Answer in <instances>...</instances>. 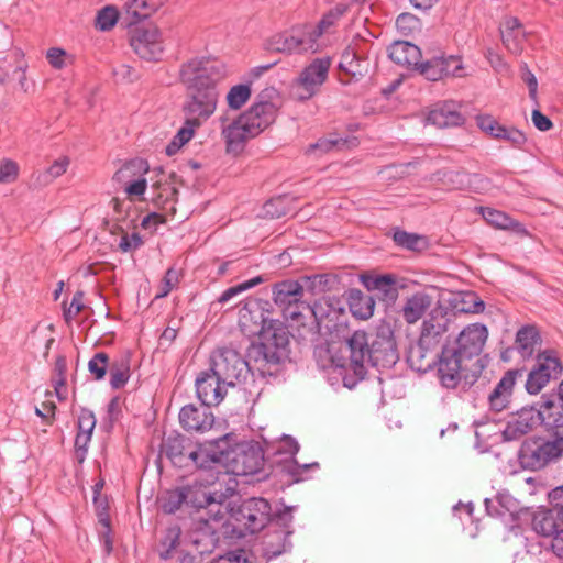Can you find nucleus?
I'll use <instances>...</instances> for the list:
<instances>
[{"label":"nucleus","mask_w":563,"mask_h":563,"mask_svg":"<svg viewBox=\"0 0 563 563\" xmlns=\"http://www.w3.org/2000/svg\"><path fill=\"white\" fill-rule=\"evenodd\" d=\"M228 435L198 445L188 452V466L190 464L199 468H210L216 463H224L225 440Z\"/></svg>","instance_id":"17"},{"label":"nucleus","mask_w":563,"mask_h":563,"mask_svg":"<svg viewBox=\"0 0 563 563\" xmlns=\"http://www.w3.org/2000/svg\"><path fill=\"white\" fill-rule=\"evenodd\" d=\"M331 63V57L324 56L307 65L294 81V98L298 101H307L314 97L328 79Z\"/></svg>","instance_id":"5"},{"label":"nucleus","mask_w":563,"mask_h":563,"mask_svg":"<svg viewBox=\"0 0 563 563\" xmlns=\"http://www.w3.org/2000/svg\"><path fill=\"white\" fill-rule=\"evenodd\" d=\"M428 121L439 128H449L464 124L465 119L454 103L445 102L429 112Z\"/></svg>","instance_id":"30"},{"label":"nucleus","mask_w":563,"mask_h":563,"mask_svg":"<svg viewBox=\"0 0 563 563\" xmlns=\"http://www.w3.org/2000/svg\"><path fill=\"white\" fill-rule=\"evenodd\" d=\"M257 335L261 342L254 352L262 356V362L278 365L288 357L289 331L283 322L269 320Z\"/></svg>","instance_id":"3"},{"label":"nucleus","mask_w":563,"mask_h":563,"mask_svg":"<svg viewBox=\"0 0 563 563\" xmlns=\"http://www.w3.org/2000/svg\"><path fill=\"white\" fill-rule=\"evenodd\" d=\"M269 319L265 316L260 301L249 299L239 312V324L247 335H257L267 324Z\"/></svg>","instance_id":"20"},{"label":"nucleus","mask_w":563,"mask_h":563,"mask_svg":"<svg viewBox=\"0 0 563 563\" xmlns=\"http://www.w3.org/2000/svg\"><path fill=\"white\" fill-rule=\"evenodd\" d=\"M487 338L488 330L484 324H468L456 338V347L452 351L464 360H471L482 353Z\"/></svg>","instance_id":"14"},{"label":"nucleus","mask_w":563,"mask_h":563,"mask_svg":"<svg viewBox=\"0 0 563 563\" xmlns=\"http://www.w3.org/2000/svg\"><path fill=\"white\" fill-rule=\"evenodd\" d=\"M271 505L264 498H249L231 509L240 536L261 531L271 519Z\"/></svg>","instance_id":"4"},{"label":"nucleus","mask_w":563,"mask_h":563,"mask_svg":"<svg viewBox=\"0 0 563 563\" xmlns=\"http://www.w3.org/2000/svg\"><path fill=\"white\" fill-rule=\"evenodd\" d=\"M443 62V77H461L463 70L462 58L457 55H441L439 56Z\"/></svg>","instance_id":"56"},{"label":"nucleus","mask_w":563,"mask_h":563,"mask_svg":"<svg viewBox=\"0 0 563 563\" xmlns=\"http://www.w3.org/2000/svg\"><path fill=\"white\" fill-rule=\"evenodd\" d=\"M303 284L295 280H285L277 284L274 288V299L276 302H291L297 301L298 297L303 294Z\"/></svg>","instance_id":"37"},{"label":"nucleus","mask_w":563,"mask_h":563,"mask_svg":"<svg viewBox=\"0 0 563 563\" xmlns=\"http://www.w3.org/2000/svg\"><path fill=\"white\" fill-rule=\"evenodd\" d=\"M350 310L358 319L366 320L374 313L375 301L361 290L353 289L349 296Z\"/></svg>","instance_id":"35"},{"label":"nucleus","mask_w":563,"mask_h":563,"mask_svg":"<svg viewBox=\"0 0 563 563\" xmlns=\"http://www.w3.org/2000/svg\"><path fill=\"white\" fill-rule=\"evenodd\" d=\"M20 167L11 158L0 161V184H11L18 179Z\"/></svg>","instance_id":"55"},{"label":"nucleus","mask_w":563,"mask_h":563,"mask_svg":"<svg viewBox=\"0 0 563 563\" xmlns=\"http://www.w3.org/2000/svg\"><path fill=\"white\" fill-rule=\"evenodd\" d=\"M540 345L541 336L534 325H523L517 331L515 349L522 358H530Z\"/></svg>","instance_id":"29"},{"label":"nucleus","mask_w":563,"mask_h":563,"mask_svg":"<svg viewBox=\"0 0 563 563\" xmlns=\"http://www.w3.org/2000/svg\"><path fill=\"white\" fill-rule=\"evenodd\" d=\"M143 244V240L139 233H124L119 241V250L123 253L137 250Z\"/></svg>","instance_id":"63"},{"label":"nucleus","mask_w":563,"mask_h":563,"mask_svg":"<svg viewBox=\"0 0 563 563\" xmlns=\"http://www.w3.org/2000/svg\"><path fill=\"white\" fill-rule=\"evenodd\" d=\"M262 282H263V278L261 276H256L246 282H243L241 284L232 286V287L225 289L221 294V296L219 297V302L225 303V302L230 301L233 297L242 294L243 291H246V290L260 285Z\"/></svg>","instance_id":"49"},{"label":"nucleus","mask_w":563,"mask_h":563,"mask_svg":"<svg viewBox=\"0 0 563 563\" xmlns=\"http://www.w3.org/2000/svg\"><path fill=\"white\" fill-rule=\"evenodd\" d=\"M431 306V297L424 292H416L402 307V317L408 323H416Z\"/></svg>","instance_id":"32"},{"label":"nucleus","mask_w":563,"mask_h":563,"mask_svg":"<svg viewBox=\"0 0 563 563\" xmlns=\"http://www.w3.org/2000/svg\"><path fill=\"white\" fill-rule=\"evenodd\" d=\"M464 358L452 349L444 347L437 361V376L444 388H456L464 377Z\"/></svg>","instance_id":"15"},{"label":"nucleus","mask_w":563,"mask_h":563,"mask_svg":"<svg viewBox=\"0 0 563 563\" xmlns=\"http://www.w3.org/2000/svg\"><path fill=\"white\" fill-rule=\"evenodd\" d=\"M562 455L563 429L554 431L551 440L538 438L526 441L521 446L519 457L525 467L537 471Z\"/></svg>","instance_id":"2"},{"label":"nucleus","mask_w":563,"mask_h":563,"mask_svg":"<svg viewBox=\"0 0 563 563\" xmlns=\"http://www.w3.org/2000/svg\"><path fill=\"white\" fill-rule=\"evenodd\" d=\"M444 176L451 187L459 190L470 187L473 183V178L478 177L477 174L471 175L464 170H451Z\"/></svg>","instance_id":"53"},{"label":"nucleus","mask_w":563,"mask_h":563,"mask_svg":"<svg viewBox=\"0 0 563 563\" xmlns=\"http://www.w3.org/2000/svg\"><path fill=\"white\" fill-rule=\"evenodd\" d=\"M130 45L140 58L147 62H158L164 53L162 32L156 26L135 29Z\"/></svg>","instance_id":"11"},{"label":"nucleus","mask_w":563,"mask_h":563,"mask_svg":"<svg viewBox=\"0 0 563 563\" xmlns=\"http://www.w3.org/2000/svg\"><path fill=\"white\" fill-rule=\"evenodd\" d=\"M114 77L124 82H134L140 78L137 71L130 65L119 64L112 70Z\"/></svg>","instance_id":"64"},{"label":"nucleus","mask_w":563,"mask_h":563,"mask_svg":"<svg viewBox=\"0 0 563 563\" xmlns=\"http://www.w3.org/2000/svg\"><path fill=\"white\" fill-rule=\"evenodd\" d=\"M437 350L438 349L434 346H429L418 341L415 345L410 346L407 354V362L413 371L427 373L437 364L440 355Z\"/></svg>","instance_id":"24"},{"label":"nucleus","mask_w":563,"mask_h":563,"mask_svg":"<svg viewBox=\"0 0 563 563\" xmlns=\"http://www.w3.org/2000/svg\"><path fill=\"white\" fill-rule=\"evenodd\" d=\"M485 308L484 302L473 292L465 294L462 299V306L457 309L466 313H478Z\"/></svg>","instance_id":"62"},{"label":"nucleus","mask_w":563,"mask_h":563,"mask_svg":"<svg viewBox=\"0 0 563 563\" xmlns=\"http://www.w3.org/2000/svg\"><path fill=\"white\" fill-rule=\"evenodd\" d=\"M501 41L511 54L519 55L523 48L525 32L501 31Z\"/></svg>","instance_id":"52"},{"label":"nucleus","mask_w":563,"mask_h":563,"mask_svg":"<svg viewBox=\"0 0 563 563\" xmlns=\"http://www.w3.org/2000/svg\"><path fill=\"white\" fill-rule=\"evenodd\" d=\"M179 422L187 431L206 432L214 422V417L209 408L186 405L180 409Z\"/></svg>","instance_id":"21"},{"label":"nucleus","mask_w":563,"mask_h":563,"mask_svg":"<svg viewBox=\"0 0 563 563\" xmlns=\"http://www.w3.org/2000/svg\"><path fill=\"white\" fill-rule=\"evenodd\" d=\"M84 307V292L77 291L73 296L69 305L63 302V316L65 322L67 324H70L76 319V317L82 311Z\"/></svg>","instance_id":"50"},{"label":"nucleus","mask_w":563,"mask_h":563,"mask_svg":"<svg viewBox=\"0 0 563 563\" xmlns=\"http://www.w3.org/2000/svg\"><path fill=\"white\" fill-rule=\"evenodd\" d=\"M181 530L178 526L174 525L168 527L158 544V554L163 560H167L172 556L173 551L179 544Z\"/></svg>","instance_id":"42"},{"label":"nucleus","mask_w":563,"mask_h":563,"mask_svg":"<svg viewBox=\"0 0 563 563\" xmlns=\"http://www.w3.org/2000/svg\"><path fill=\"white\" fill-rule=\"evenodd\" d=\"M542 413L534 407H523L508 416L503 438L505 441L519 440L541 423Z\"/></svg>","instance_id":"13"},{"label":"nucleus","mask_w":563,"mask_h":563,"mask_svg":"<svg viewBox=\"0 0 563 563\" xmlns=\"http://www.w3.org/2000/svg\"><path fill=\"white\" fill-rule=\"evenodd\" d=\"M332 278L325 274L307 276L303 278V287L311 295H318L329 290Z\"/></svg>","instance_id":"47"},{"label":"nucleus","mask_w":563,"mask_h":563,"mask_svg":"<svg viewBox=\"0 0 563 563\" xmlns=\"http://www.w3.org/2000/svg\"><path fill=\"white\" fill-rule=\"evenodd\" d=\"M562 374L561 361L553 350H545L537 355L536 365L528 374L526 390L530 395L539 394L552 379Z\"/></svg>","instance_id":"9"},{"label":"nucleus","mask_w":563,"mask_h":563,"mask_svg":"<svg viewBox=\"0 0 563 563\" xmlns=\"http://www.w3.org/2000/svg\"><path fill=\"white\" fill-rule=\"evenodd\" d=\"M119 12L112 5L102 8L96 16V27L100 31L111 30L118 22Z\"/></svg>","instance_id":"48"},{"label":"nucleus","mask_w":563,"mask_h":563,"mask_svg":"<svg viewBox=\"0 0 563 563\" xmlns=\"http://www.w3.org/2000/svg\"><path fill=\"white\" fill-rule=\"evenodd\" d=\"M482 216L488 224L496 229L510 231L519 235L527 234L525 227L510 218L508 213H482Z\"/></svg>","instance_id":"36"},{"label":"nucleus","mask_w":563,"mask_h":563,"mask_svg":"<svg viewBox=\"0 0 563 563\" xmlns=\"http://www.w3.org/2000/svg\"><path fill=\"white\" fill-rule=\"evenodd\" d=\"M522 376L521 369L507 371L488 396L489 409L500 412L511 402L514 389L518 378Z\"/></svg>","instance_id":"18"},{"label":"nucleus","mask_w":563,"mask_h":563,"mask_svg":"<svg viewBox=\"0 0 563 563\" xmlns=\"http://www.w3.org/2000/svg\"><path fill=\"white\" fill-rule=\"evenodd\" d=\"M542 413L541 423H543L548 428H553L556 430L563 429V404L545 401L542 406V409H539Z\"/></svg>","instance_id":"39"},{"label":"nucleus","mask_w":563,"mask_h":563,"mask_svg":"<svg viewBox=\"0 0 563 563\" xmlns=\"http://www.w3.org/2000/svg\"><path fill=\"white\" fill-rule=\"evenodd\" d=\"M398 353L390 336L378 338L371 343L369 364L375 367H390L396 364Z\"/></svg>","instance_id":"25"},{"label":"nucleus","mask_w":563,"mask_h":563,"mask_svg":"<svg viewBox=\"0 0 563 563\" xmlns=\"http://www.w3.org/2000/svg\"><path fill=\"white\" fill-rule=\"evenodd\" d=\"M393 239L397 245L411 251L420 250L426 245L423 236L399 229L394 231Z\"/></svg>","instance_id":"45"},{"label":"nucleus","mask_w":563,"mask_h":563,"mask_svg":"<svg viewBox=\"0 0 563 563\" xmlns=\"http://www.w3.org/2000/svg\"><path fill=\"white\" fill-rule=\"evenodd\" d=\"M252 96L251 82L238 84L232 86L227 96L225 101L230 110H240Z\"/></svg>","instance_id":"40"},{"label":"nucleus","mask_w":563,"mask_h":563,"mask_svg":"<svg viewBox=\"0 0 563 563\" xmlns=\"http://www.w3.org/2000/svg\"><path fill=\"white\" fill-rule=\"evenodd\" d=\"M560 523L559 516H554L550 510L539 511L532 518L533 530L540 536L551 538V540H554L556 532L561 529Z\"/></svg>","instance_id":"34"},{"label":"nucleus","mask_w":563,"mask_h":563,"mask_svg":"<svg viewBox=\"0 0 563 563\" xmlns=\"http://www.w3.org/2000/svg\"><path fill=\"white\" fill-rule=\"evenodd\" d=\"M78 432L92 435L96 427V417L92 411L81 409L77 421Z\"/></svg>","instance_id":"60"},{"label":"nucleus","mask_w":563,"mask_h":563,"mask_svg":"<svg viewBox=\"0 0 563 563\" xmlns=\"http://www.w3.org/2000/svg\"><path fill=\"white\" fill-rule=\"evenodd\" d=\"M342 15L341 11H330L322 16L319 23L316 26H306L310 36L313 38V43L316 47L318 46L317 42L319 37L328 31L329 27L335 24L339 18Z\"/></svg>","instance_id":"46"},{"label":"nucleus","mask_w":563,"mask_h":563,"mask_svg":"<svg viewBox=\"0 0 563 563\" xmlns=\"http://www.w3.org/2000/svg\"><path fill=\"white\" fill-rule=\"evenodd\" d=\"M69 161L67 157L59 158L55 161L45 172L38 173L37 175L34 174L33 178H35V183L40 185H47L55 178L66 173Z\"/></svg>","instance_id":"44"},{"label":"nucleus","mask_w":563,"mask_h":563,"mask_svg":"<svg viewBox=\"0 0 563 563\" xmlns=\"http://www.w3.org/2000/svg\"><path fill=\"white\" fill-rule=\"evenodd\" d=\"M224 462L230 463L233 474L251 475L262 468L264 455L258 444L240 443L234 449L229 450L225 442Z\"/></svg>","instance_id":"10"},{"label":"nucleus","mask_w":563,"mask_h":563,"mask_svg":"<svg viewBox=\"0 0 563 563\" xmlns=\"http://www.w3.org/2000/svg\"><path fill=\"white\" fill-rule=\"evenodd\" d=\"M109 367V356L104 352L95 354L88 363V369L97 380L104 378Z\"/></svg>","instance_id":"51"},{"label":"nucleus","mask_w":563,"mask_h":563,"mask_svg":"<svg viewBox=\"0 0 563 563\" xmlns=\"http://www.w3.org/2000/svg\"><path fill=\"white\" fill-rule=\"evenodd\" d=\"M188 440L178 433L167 435L162 443V453H164L174 465L188 466Z\"/></svg>","instance_id":"28"},{"label":"nucleus","mask_w":563,"mask_h":563,"mask_svg":"<svg viewBox=\"0 0 563 563\" xmlns=\"http://www.w3.org/2000/svg\"><path fill=\"white\" fill-rule=\"evenodd\" d=\"M196 498L192 505L197 508H206L212 515L214 521L221 520L224 516L222 510L227 496L218 492H196Z\"/></svg>","instance_id":"31"},{"label":"nucleus","mask_w":563,"mask_h":563,"mask_svg":"<svg viewBox=\"0 0 563 563\" xmlns=\"http://www.w3.org/2000/svg\"><path fill=\"white\" fill-rule=\"evenodd\" d=\"M150 172V165L147 161L143 158H133L128 162H125L121 168H119L114 176L113 180L121 184L122 186H125L126 184L131 183L135 178H140L142 176H145Z\"/></svg>","instance_id":"33"},{"label":"nucleus","mask_w":563,"mask_h":563,"mask_svg":"<svg viewBox=\"0 0 563 563\" xmlns=\"http://www.w3.org/2000/svg\"><path fill=\"white\" fill-rule=\"evenodd\" d=\"M268 49L283 54H301L316 52L317 47L306 26L294 29L290 33L273 36L268 43Z\"/></svg>","instance_id":"12"},{"label":"nucleus","mask_w":563,"mask_h":563,"mask_svg":"<svg viewBox=\"0 0 563 563\" xmlns=\"http://www.w3.org/2000/svg\"><path fill=\"white\" fill-rule=\"evenodd\" d=\"M278 520L284 521V528L269 530L263 538V554L267 560L277 558L290 547L288 538L292 531L289 529L288 522L292 520V516L290 514H283Z\"/></svg>","instance_id":"19"},{"label":"nucleus","mask_w":563,"mask_h":563,"mask_svg":"<svg viewBox=\"0 0 563 563\" xmlns=\"http://www.w3.org/2000/svg\"><path fill=\"white\" fill-rule=\"evenodd\" d=\"M210 371L222 378L224 384L234 386L249 372L247 362L241 354L230 347L216 350L210 357Z\"/></svg>","instance_id":"8"},{"label":"nucleus","mask_w":563,"mask_h":563,"mask_svg":"<svg viewBox=\"0 0 563 563\" xmlns=\"http://www.w3.org/2000/svg\"><path fill=\"white\" fill-rule=\"evenodd\" d=\"M443 62L439 56H434L424 62H419L416 70L422 75L426 79L431 81H438L443 79Z\"/></svg>","instance_id":"43"},{"label":"nucleus","mask_w":563,"mask_h":563,"mask_svg":"<svg viewBox=\"0 0 563 563\" xmlns=\"http://www.w3.org/2000/svg\"><path fill=\"white\" fill-rule=\"evenodd\" d=\"M420 48L408 41H395L388 47V57L397 65L416 70L421 59Z\"/></svg>","instance_id":"26"},{"label":"nucleus","mask_w":563,"mask_h":563,"mask_svg":"<svg viewBox=\"0 0 563 563\" xmlns=\"http://www.w3.org/2000/svg\"><path fill=\"white\" fill-rule=\"evenodd\" d=\"M178 76L185 88L184 118L202 125L217 110L218 85L227 76L225 66L210 57H194L180 65Z\"/></svg>","instance_id":"1"},{"label":"nucleus","mask_w":563,"mask_h":563,"mask_svg":"<svg viewBox=\"0 0 563 563\" xmlns=\"http://www.w3.org/2000/svg\"><path fill=\"white\" fill-rule=\"evenodd\" d=\"M110 385L113 389H120L125 386L131 376L130 360L126 356L114 361L110 367Z\"/></svg>","instance_id":"38"},{"label":"nucleus","mask_w":563,"mask_h":563,"mask_svg":"<svg viewBox=\"0 0 563 563\" xmlns=\"http://www.w3.org/2000/svg\"><path fill=\"white\" fill-rule=\"evenodd\" d=\"M229 386L211 371L202 372L196 378L197 397L207 408L219 405L224 399Z\"/></svg>","instance_id":"16"},{"label":"nucleus","mask_w":563,"mask_h":563,"mask_svg":"<svg viewBox=\"0 0 563 563\" xmlns=\"http://www.w3.org/2000/svg\"><path fill=\"white\" fill-rule=\"evenodd\" d=\"M168 0H129L124 5L123 19L126 25L136 24L156 12Z\"/></svg>","instance_id":"27"},{"label":"nucleus","mask_w":563,"mask_h":563,"mask_svg":"<svg viewBox=\"0 0 563 563\" xmlns=\"http://www.w3.org/2000/svg\"><path fill=\"white\" fill-rule=\"evenodd\" d=\"M497 140L506 141L514 147H520L527 142V136L517 128L505 125V132H500V135L497 136Z\"/></svg>","instance_id":"59"},{"label":"nucleus","mask_w":563,"mask_h":563,"mask_svg":"<svg viewBox=\"0 0 563 563\" xmlns=\"http://www.w3.org/2000/svg\"><path fill=\"white\" fill-rule=\"evenodd\" d=\"M476 122L478 128L493 139L497 140V136L500 135V132H505V125L500 124L492 115H477Z\"/></svg>","instance_id":"54"},{"label":"nucleus","mask_w":563,"mask_h":563,"mask_svg":"<svg viewBox=\"0 0 563 563\" xmlns=\"http://www.w3.org/2000/svg\"><path fill=\"white\" fill-rule=\"evenodd\" d=\"M201 126V124L188 119V118H184V124L183 126L178 130V132L176 133V135L174 136V139L177 141V143L179 145H185L187 142H189L194 134H195V131Z\"/></svg>","instance_id":"61"},{"label":"nucleus","mask_w":563,"mask_h":563,"mask_svg":"<svg viewBox=\"0 0 563 563\" xmlns=\"http://www.w3.org/2000/svg\"><path fill=\"white\" fill-rule=\"evenodd\" d=\"M344 352L349 357L335 360L331 357L332 364L338 368H350L354 375L362 379L365 375V365L369 364L371 345L365 331L357 330L346 340Z\"/></svg>","instance_id":"7"},{"label":"nucleus","mask_w":563,"mask_h":563,"mask_svg":"<svg viewBox=\"0 0 563 563\" xmlns=\"http://www.w3.org/2000/svg\"><path fill=\"white\" fill-rule=\"evenodd\" d=\"M178 283L179 273L174 267H169L162 279L159 291L156 294L155 298L166 297L178 285Z\"/></svg>","instance_id":"58"},{"label":"nucleus","mask_w":563,"mask_h":563,"mask_svg":"<svg viewBox=\"0 0 563 563\" xmlns=\"http://www.w3.org/2000/svg\"><path fill=\"white\" fill-rule=\"evenodd\" d=\"M520 77L528 86L529 98L538 106V80L527 63L520 65Z\"/></svg>","instance_id":"57"},{"label":"nucleus","mask_w":563,"mask_h":563,"mask_svg":"<svg viewBox=\"0 0 563 563\" xmlns=\"http://www.w3.org/2000/svg\"><path fill=\"white\" fill-rule=\"evenodd\" d=\"M272 93H276L275 89H266L262 91L256 101L243 113H241L238 119L246 126V132H250L257 136L265 129L272 125L277 117L278 108L266 98L271 97Z\"/></svg>","instance_id":"6"},{"label":"nucleus","mask_w":563,"mask_h":563,"mask_svg":"<svg viewBox=\"0 0 563 563\" xmlns=\"http://www.w3.org/2000/svg\"><path fill=\"white\" fill-rule=\"evenodd\" d=\"M221 135L225 143L227 153L233 155L242 153L246 142L256 137L251 131L246 132V126L238 118L222 126Z\"/></svg>","instance_id":"23"},{"label":"nucleus","mask_w":563,"mask_h":563,"mask_svg":"<svg viewBox=\"0 0 563 563\" xmlns=\"http://www.w3.org/2000/svg\"><path fill=\"white\" fill-rule=\"evenodd\" d=\"M191 490L186 487H178L167 490L161 500V507L165 514L176 512L189 497Z\"/></svg>","instance_id":"41"},{"label":"nucleus","mask_w":563,"mask_h":563,"mask_svg":"<svg viewBox=\"0 0 563 563\" xmlns=\"http://www.w3.org/2000/svg\"><path fill=\"white\" fill-rule=\"evenodd\" d=\"M449 319L442 309H434L423 321L419 341L429 346L439 347L441 340L448 331Z\"/></svg>","instance_id":"22"}]
</instances>
